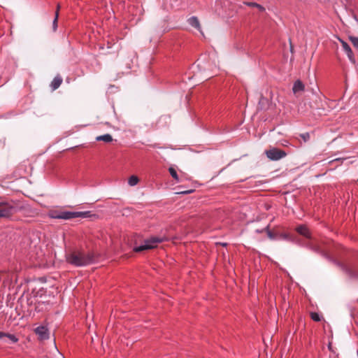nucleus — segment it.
Returning <instances> with one entry per match:
<instances>
[{"instance_id": "nucleus-19", "label": "nucleus", "mask_w": 358, "mask_h": 358, "mask_svg": "<svg viewBox=\"0 0 358 358\" xmlns=\"http://www.w3.org/2000/svg\"><path fill=\"white\" fill-rule=\"evenodd\" d=\"M138 178L136 176H131L128 180V183L131 186H134L138 182Z\"/></svg>"}, {"instance_id": "nucleus-23", "label": "nucleus", "mask_w": 358, "mask_h": 358, "mask_svg": "<svg viewBox=\"0 0 358 358\" xmlns=\"http://www.w3.org/2000/svg\"><path fill=\"white\" fill-rule=\"evenodd\" d=\"M6 337L8 338L13 343H15L18 341V338L14 334L6 333Z\"/></svg>"}, {"instance_id": "nucleus-33", "label": "nucleus", "mask_w": 358, "mask_h": 358, "mask_svg": "<svg viewBox=\"0 0 358 358\" xmlns=\"http://www.w3.org/2000/svg\"><path fill=\"white\" fill-rule=\"evenodd\" d=\"M6 337V332L0 331V338Z\"/></svg>"}, {"instance_id": "nucleus-15", "label": "nucleus", "mask_w": 358, "mask_h": 358, "mask_svg": "<svg viewBox=\"0 0 358 358\" xmlns=\"http://www.w3.org/2000/svg\"><path fill=\"white\" fill-rule=\"evenodd\" d=\"M113 137L109 134H106L104 135L99 136L96 138V141H103L105 143H110L113 141Z\"/></svg>"}, {"instance_id": "nucleus-25", "label": "nucleus", "mask_w": 358, "mask_h": 358, "mask_svg": "<svg viewBox=\"0 0 358 358\" xmlns=\"http://www.w3.org/2000/svg\"><path fill=\"white\" fill-rule=\"evenodd\" d=\"M300 137L301 138H303V140L305 142H306L310 139V134H309V133L306 132V133L300 134Z\"/></svg>"}, {"instance_id": "nucleus-4", "label": "nucleus", "mask_w": 358, "mask_h": 358, "mask_svg": "<svg viewBox=\"0 0 358 358\" xmlns=\"http://www.w3.org/2000/svg\"><path fill=\"white\" fill-rule=\"evenodd\" d=\"M17 211L18 207L14 201L0 200V218H10Z\"/></svg>"}, {"instance_id": "nucleus-13", "label": "nucleus", "mask_w": 358, "mask_h": 358, "mask_svg": "<svg viewBox=\"0 0 358 358\" xmlns=\"http://www.w3.org/2000/svg\"><path fill=\"white\" fill-rule=\"evenodd\" d=\"M62 220H71L77 217L76 212L71 211H62Z\"/></svg>"}, {"instance_id": "nucleus-34", "label": "nucleus", "mask_w": 358, "mask_h": 358, "mask_svg": "<svg viewBox=\"0 0 358 358\" xmlns=\"http://www.w3.org/2000/svg\"><path fill=\"white\" fill-rule=\"evenodd\" d=\"M329 349L331 350V343L329 344V346H328Z\"/></svg>"}, {"instance_id": "nucleus-2", "label": "nucleus", "mask_w": 358, "mask_h": 358, "mask_svg": "<svg viewBox=\"0 0 358 358\" xmlns=\"http://www.w3.org/2000/svg\"><path fill=\"white\" fill-rule=\"evenodd\" d=\"M99 255L93 251L85 253L81 251H74L66 255V262L75 266L80 267L96 262Z\"/></svg>"}, {"instance_id": "nucleus-1", "label": "nucleus", "mask_w": 358, "mask_h": 358, "mask_svg": "<svg viewBox=\"0 0 358 358\" xmlns=\"http://www.w3.org/2000/svg\"><path fill=\"white\" fill-rule=\"evenodd\" d=\"M307 247L312 251L326 258V255L334 257L333 255H341V252H344L345 249L339 244L334 243L332 241H322L320 244L308 242Z\"/></svg>"}, {"instance_id": "nucleus-8", "label": "nucleus", "mask_w": 358, "mask_h": 358, "mask_svg": "<svg viewBox=\"0 0 358 358\" xmlns=\"http://www.w3.org/2000/svg\"><path fill=\"white\" fill-rule=\"evenodd\" d=\"M35 333L38 336L41 340H46L49 338L48 329L45 326H39L36 328Z\"/></svg>"}, {"instance_id": "nucleus-30", "label": "nucleus", "mask_w": 358, "mask_h": 358, "mask_svg": "<svg viewBox=\"0 0 358 358\" xmlns=\"http://www.w3.org/2000/svg\"><path fill=\"white\" fill-rule=\"evenodd\" d=\"M60 8H61V6L59 3H57V7H56V10H55V15H57V14H59V10H60Z\"/></svg>"}, {"instance_id": "nucleus-10", "label": "nucleus", "mask_w": 358, "mask_h": 358, "mask_svg": "<svg viewBox=\"0 0 358 358\" xmlns=\"http://www.w3.org/2000/svg\"><path fill=\"white\" fill-rule=\"evenodd\" d=\"M296 231L299 234L307 238H310V233L306 226L299 225L296 228Z\"/></svg>"}, {"instance_id": "nucleus-14", "label": "nucleus", "mask_w": 358, "mask_h": 358, "mask_svg": "<svg viewBox=\"0 0 358 358\" xmlns=\"http://www.w3.org/2000/svg\"><path fill=\"white\" fill-rule=\"evenodd\" d=\"M188 23L193 27L196 28L198 30L201 29V24L198 18L195 16H192L188 19Z\"/></svg>"}, {"instance_id": "nucleus-26", "label": "nucleus", "mask_w": 358, "mask_h": 358, "mask_svg": "<svg viewBox=\"0 0 358 358\" xmlns=\"http://www.w3.org/2000/svg\"><path fill=\"white\" fill-rule=\"evenodd\" d=\"M244 4L247 5L248 6H250V7H255V8H257V6L259 3H255V2L245 1Z\"/></svg>"}, {"instance_id": "nucleus-17", "label": "nucleus", "mask_w": 358, "mask_h": 358, "mask_svg": "<svg viewBox=\"0 0 358 358\" xmlns=\"http://www.w3.org/2000/svg\"><path fill=\"white\" fill-rule=\"evenodd\" d=\"M169 172L170 173V175L171 176V177L177 182H179L180 180H179V177H178V175L177 173V171L176 170L173 168V167H169Z\"/></svg>"}, {"instance_id": "nucleus-24", "label": "nucleus", "mask_w": 358, "mask_h": 358, "mask_svg": "<svg viewBox=\"0 0 358 358\" xmlns=\"http://www.w3.org/2000/svg\"><path fill=\"white\" fill-rule=\"evenodd\" d=\"M45 302L38 301L37 303H35V311L36 312H41L42 309L41 308V306L45 304Z\"/></svg>"}, {"instance_id": "nucleus-5", "label": "nucleus", "mask_w": 358, "mask_h": 358, "mask_svg": "<svg viewBox=\"0 0 358 358\" xmlns=\"http://www.w3.org/2000/svg\"><path fill=\"white\" fill-rule=\"evenodd\" d=\"M164 241V238L157 236H152L144 241V244L136 246L134 248L135 252H141L144 250H152L156 248L158 243Z\"/></svg>"}, {"instance_id": "nucleus-18", "label": "nucleus", "mask_w": 358, "mask_h": 358, "mask_svg": "<svg viewBox=\"0 0 358 358\" xmlns=\"http://www.w3.org/2000/svg\"><path fill=\"white\" fill-rule=\"evenodd\" d=\"M310 318L315 322H320L323 317L318 313L311 312L310 314Z\"/></svg>"}, {"instance_id": "nucleus-11", "label": "nucleus", "mask_w": 358, "mask_h": 358, "mask_svg": "<svg viewBox=\"0 0 358 358\" xmlns=\"http://www.w3.org/2000/svg\"><path fill=\"white\" fill-rule=\"evenodd\" d=\"M305 90V85L301 80H297L294 83L292 91L294 94L303 92Z\"/></svg>"}, {"instance_id": "nucleus-3", "label": "nucleus", "mask_w": 358, "mask_h": 358, "mask_svg": "<svg viewBox=\"0 0 358 358\" xmlns=\"http://www.w3.org/2000/svg\"><path fill=\"white\" fill-rule=\"evenodd\" d=\"M327 260L335 264L340 268L341 271L350 279L358 280V252L355 255V260L353 262L347 264L343 262L335 257H330L326 255Z\"/></svg>"}, {"instance_id": "nucleus-12", "label": "nucleus", "mask_w": 358, "mask_h": 358, "mask_svg": "<svg viewBox=\"0 0 358 358\" xmlns=\"http://www.w3.org/2000/svg\"><path fill=\"white\" fill-rule=\"evenodd\" d=\"M62 78L59 75H57L53 78L50 84V87L53 90H55L59 87V86L62 83Z\"/></svg>"}, {"instance_id": "nucleus-36", "label": "nucleus", "mask_w": 358, "mask_h": 358, "mask_svg": "<svg viewBox=\"0 0 358 358\" xmlns=\"http://www.w3.org/2000/svg\"><path fill=\"white\" fill-rule=\"evenodd\" d=\"M357 182H358V179H357Z\"/></svg>"}, {"instance_id": "nucleus-32", "label": "nucleus", "mask_w": 358, "mask_h": 358, "mask_svg": "<svg viewBox=\"0 0 358 358\" xmlns=\"http://www.w3.org/2000/svg\"><path fill=\"white\" fill-rule=\"evenodd\" d=\"M258 234H260V233H262L264 231H266V229H264V228L262 229H256L255 231Z\"/></svg>"}, {"instance_id": "nucleus-22", "label": "nucleus", "mask_w": 358, "mask_h": 358, "mask_svg": "<svg viewBox=\"0 0 358 358\" xmlns=\"http://www.w3.org/2000/svg\"><path fill=\"white\" fill-rule=\"evenodd\" d=\"M58 18H59V14L55 15V17H54V20L52 22V29L54 31H55L57 29Z\"/></svg>"}, {"instance_id": "nucleus-9", "label": "nucleus", "mask_w": 358, "mask_h": 358, "mask_svg": "<svg viewBox=\"0 0 358 358\" xmlns=\"http://www.w3.org/2000/svg\"><path fill=\"white\" fill-rule=\"evenodd\" d=\"M340 41H341V43L342 44V47H343V50H345V52L347 53L348 57L350 61L352 63L355 64L356 60H355L353 52H352L350 46L345 41H344L343 40H340Z\"/></svg>"}, {"instance_id": "nucleus-28", "label": "nucleus", "mask_w": 358, "mask_h": 358, "mask_svg": "<svg viewBox=\"0 0 358 358\" xmlns=\"http://www.w3.org/2000/svg\"><path fill=\"white\" fill-rule=\"evenodd\" d=\"M257 8L259 10V12L261 13H263L265 11V8L264 6H262V5L260 4H258L257 6Z\"/></svg>"}, {"instance_id": "nucleus-29", "label": "nucleus", "mask_w": 358, "mask_h": 358, "mask_svg": "<svg viewBox=\"0 0 358 358\" xmlns=\"http://www.w3.org/2000/svg\"><path fill=\"white\" fill-rule=\"evenodd\" d=\"M194 191V189H189V190H186V191L180 192V194H188L192 193Z\"/></svg>"}, {"instance_id": "nucleus-31", "label": "nucleus", "mask_w": 358, "mask_h": 358, "mask_svg": "<svg viewBox=\"0 0 358 358\" xmlns=\"http://www.w3.org/2000/svg\"><path fill=\"white\" fill-rule=\"evenodd\" d=\"M34 303V301L31 298H27V305L31 306Z\"/></svg>"}, {"instance_id": "nucleus-16", "label": "nucleus", "mask_w": 358, "mask_h": 358, "mask_svg": "<svg viewBox=\"0 0 358 358\" xmlns=\"http://www.w3.org/2000/svg\"><path fill=\"white\" fill-rule=\"evenodd\" d=\"M62 212V211L57 210H52L49 212L48 215L50 217L53 219H61Z\"/></svg>"}, {"instance_id": "nucleus-7", "label": "nucleus", "mask_w": 358, "mask_h": 358, "mask_svg": "<svg viewBox=\"0 0 358 358\" xmlns=\"http://www.w3.org/2000/svg\"><path fill=\"white\" fill-rule=\"evenodd\" d=\"M266 229V232L267 233V236L270 239L275 240V239H286L289 240V235L287 234H278L274 231H272L269 229V225L264 227Z\"/></svg>"}, {"instance_id": "nucleus-21", "label": "nucleus", "mask_w": 358, "mask_h": 358, "mask_svg": "<svg viewBox=\"0 0 358 358\" xmlns=\"http://www.w3.org/2000/svg\"><path fill=\"white\" fill-rule=\"evenodd\" d=\"M349 40L352 43L353 46L355 48L358 49V37L350 36H349Z\"/></svg>"}, {"instance_id": "nucleus-35", "label": "nucleus", "mask_w": 358, "mask_h": 358, "mask_svg": "<svg viewBox=\"0 0 358 358\" xmlns=\"http://www.w3.org/2000/svg\"><path fill=\"white\" fill-rule=\"evenodd\" d=\"M222 246H226L227 244V243H222Z\"/></svg>"}, {"instance_id": "nucleus-6", "label": "nucleus", "mask_w": 358, "mask_h": 358, "mask_svg": "<svg viewBox=\"0 0 358 358\" xmlns=\"http://www.w3.org/2000/svg\"><path fill=\"white\" fill-rule=\"evenodd\" d=\"M266 157L272 161H278L287 156V152L278 148H271L265 151Z\"/></svg>"}, {"instance_id": "nucleus-27", "label": "nucleus", "mask_w": 358, "mask_h": 358, "mask_svg": "<svg viewBox=\"0 0 358 358\" xmlns=\"http://www.w3.org/2000/svg\"><path fill=\"white\" fill-rule=\"evenodd\" d=\"M345 158H336V159L331 161L330 163L333 164V163L337 162H339L342 163L343 161L345 160Z\"/></svg>"}, {"instance_id": "nucleus-20", "label": "nucleus", "mask_w": 358, "mask_h": 358, "mask_svg": "<svg viewBox=\"0 0 358 358\" xmlns=\"http://www.w3.org/2000/svg\"><path fill=\"white\" fill-rule=\"evenodd\" d=\"M77 217H89L91 216L90 211H85V212H76Z\"/></svg>"}]
</instances>
